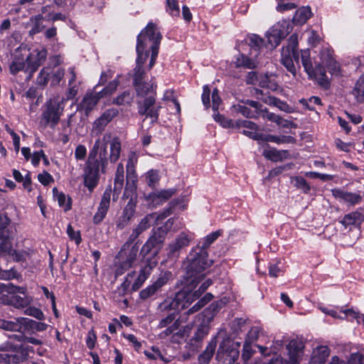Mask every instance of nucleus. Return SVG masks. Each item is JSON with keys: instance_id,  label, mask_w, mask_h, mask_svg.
I'll use <instances>...</instances> for the list:
<instances>
[{"instance_id": "obj_1", "label": "nucleus", "mask_w": 364, "mask_h": 364, "mask_svg": "<svg viewBox=\"0 0 364 364\" xmlns=\"http://www.w3.org/2000/svg\"><path fill=\"white\" fill-rule=\"evenodd\" d=\"M301 60L309 78L315 80L320 86L326 89L330 87V81L325 67L332 74H337L339 71L338 63L333 59L332 51L328 48H322L318 56L313 59L309 49L301 50Z\"/></svg>"}, {"instance_id": "obj_2", "label": "nucleus", "mask_w": 364, "mask_h": 364, "mask_svg": "<svg viewBox=\"0 0 364 364\" xmlns=\"http://www.w3.org/2000/svg\"><path fill=\"white\" fill-rule=\"evenodd\" d=\"M107 164V145L97 139L89 153L84 169V185L90 191H92L97 186L100 176V172L105 173Z\"/></svg>"}, {"instance_id": "obj_3", "label": "nucleus", "mask_w": 364, "mask_h": 364, "mask_svg": "<svg viewBox=\"0 0 364 364\" xmlns=\"http://www.w3.org/2000/svg\"><path fill=\"white\" fill-rule=\"evenodd\" d=\"M213 260L208 259L207 251L200 250V248H193L187 257L186 262V275L184 276V282L187 284L203 279L205 273L203 272L210 267Z\"/></svg>"}, {"instance_id": "obj_4", "label": "nucleus", "mask_w": 364, "mask_h": 364, "mask_svg": "<svg viewBox=\"0 0 364 364\" xmlns=\"http://www.w3.org/2000/svg\"><path fill=\"white\" fill-rule=\"evenodd\" d=\"M235 124L239 128H244L242 131L243 134L258 141L264 158L273 161V151L269 144V142H273V135L269 134L272 131L269 126L259 129L255 123L247 120H237Z\"/></svg>"}, {"instance_id": "obj_5", "label": "nucleus", "mask_w": 364, "mask_h": 364, "mask_svg": "<svg viewBox=\"0 0 364 364\" xmlns=\"http://www.w3.org/2000/svg\"><path fill=\"white\" fill-rule=\"evenodd\" d=\"M65 99L55 96L48 100L42 106L41 122L44 127L54 129L59 123L65 108Z\"/></svg>"}, {"instance_id": "obj_6", "label": "nucleus", "mask_w": 364, "mask_h": 364, "mask_svg": "<svg viewBox=\"0 0 364 364\" xmlns=\"http://www.w3.org/2000/svg\"><path fill=\"white\" fill-rule=\"evenodd\" d=\"M172 213L171 208L164 210L159 214L156 213H150L145 215L141 219L139 223L132 229L127 241L123 245V249L126 246H129L139 237V236L145 230L151 228L156 221L162 220L169 216Z\"/></svg>"}, {"instance_id": "obj_7", "label": "nucleus", "mask_w": 364, "mask_h": 364, "mask_svg": "<svg viewBox=\"0 0 364 364\" xmlns=\"http://www.w3.org/2000/svg\"><path fill=\"white\" fill-rule=\"evenodd\" d=\"M140 33H144L143 44L146 46L145 50L148 52L149 50H147V47L148 45L150 44L149 47L151 50V55L149 65V69L150 70L156 63L162 36L156 28V26L152 22L149 23Z\"/></svg>"}, {"instance_id": "obj_8", "label": "nucleus", "mask_w": 364, "mask_h": 364, "mask_svg": "<svg viewBox=\"0 0 364 364\" xmlns=\"http://www.w3.org/2000/svg\"><path fill=\"white\" fill-rule=\"evenodd\" d=\"M298 47V35L293 33L287 41V46H284L281 51V63L291 74H296V68L294 65V60L299 62V54L296 52Z\"/></svg>"}, {"instance_id": "obj_9", "label": "nucleus", "mask_w": 364, "mask_h": 364, "mask_svg": "<svg viewBox=\"0 0 364 364\" xmlns=\"http://www.w3.org/2000/svg\"><path fill=\"white\" fill-rule=\"evenodd\" d=\"M53 61H55L53 68L47 66L41 70L37 77L38 85L45 86L48 84V81L50 80L51 86H57L63 78L65 75L64 69L59 68L55 69V67L60 64L59 58L57 56L54 57Z\"/></svg>"}, {"instance_id": "obj_10", "label": "nucleus", "mask_w": 364, "mask_h": 364, "mask_svg": "<svg viewBox=\"0 0 364 364\" xmlns=\"http://www.w3.org/2000/svg\"><path fill=\"white\" fill-rule=\"evenodd\" d=\"M193 303L188 294L187 289L183 286V289L176 293L173 297H168L160 304L159 309L161 311H173L181 309H186Z\"/></svg>"}, {"instance_id": "obj_11", "label": "nucleus", "mask_w": 364, "mask_h": 364, "mask_svg": "<svg viewBox=\"0 0 364 364\" xmlns=\"http://www.w3.org/2000/svg\"><path fill=\"white\" fill-rule=\"evenodd\" d=\"M166 236V230L159 227L152 230V234L143 245L140 255L144 258L146 255L153 252L156 255L164 245Z\"/></svg>"}, {"instance_id": "obj_12", "label": "nucleus", "mask_w": 364, "mask_h": 364, "mask_svg": "<svg viewBox=\"0 0 364 364\" xmlns=\"http://www.w3.org/2000/svg\"><path fill=\"white\" fill-rule=\"evenodd\" d=\"M144 33H139L137 36L136 43V64L134 69L133 74V83L134 85L144 82L143 80L145 78L146 73L144 69V65L146 63L149 56V53L146 50V46L143 44Z\"/></svg>"}, {"instance_id": "obj_13", "label": "nucleus", "mask_w": 364, "mask_h": 364, "mask_svg": "<svg viewBox=\"0 0 364 364\" xmlns=\"http://www.w3.org/2000/svg\"><path fill=\"white\" fill-rule=\"evenodd\" d=\"M0 350L10 352V353L0 355L4 362L7 363L22 362L28 354V348H24L22 345L14 344L10 341L0 345Z\"/></svg>"}, {"instance_id": "obj_14", "label": "nucleus", "mask_w": 364, "mask_h": 364, "mask_svg": "<svg viewBox=\"0 0 364 364\" xmlns=\"http://www.w3.org/2000/svg\"><path fill=\"white\" fill-rule=\"evenodd\" d=\"M137 107L139 114L145 115L146 118H150L151 124L158 122L161 106L160 104H156L154 95H149L142 100L137 101Z\"/></svg>"}, {"instance_id": "obj_15", "label": "nucleus", "mask_w": 364, "mask_h": 364, "mask_svg": "<svg viewBox=\"0 0 364 364\" xmlns=\"http://www.w3.org/2000/svg\"><path fill=\"white\" fill-rule=\"evenodd\" d=\"M239 357V350L230 340H224L220 344L216 359L223 364H234Z\"/></svg>"}, {"instance_id": "obj_16", "label": "nucleus", "mask_w": 364, "mask_h": 364, "mask_svg": "<svg viewBox=\"0 0 364 364\" xmlns=\"http://www.w3.org/2000/svg\"><path fill=\"white\" fill-rule=\"evenodd\" d=\"M192 237L186 232H181L176 237L168 244L166 250L168 259H176L179 257L181 252L189 246Z\"/></svg>"}, {"instance_id": "obj_17", "label": "nucleus", "mask_w": 364, "mask_h": 364, "mask_svg": "<svg viewBox=\"0 0 364 364\" xmlns=\"http://www.w3.org/2000/svg\"><path fill=\"white\" fill-rule=\"evenodd\" d=\"M304 344L297 339L291 340L286 346L288 360H281V364H299L304 354Z\"/></svg>"}, {"instance_id": "obj_18", "label": "nucleus", "mask_w": 364, "mask_h": 364, "mask_svg": "<svg viewBox=\"0 0 364 364\" xmlns=\"http://www.w3.org/2000/svg\"><path fill=\"white\" fill-rule=\"evenodd\" d=\"M137 200L132 198L123 208L121 215L116 221V228L118 230H123L128 226L136 213Z\"/></svg>"}, {"instance_id": "obj_19", "label": "nucleus", "mask_w": 364, "mask_h": 364, "mask_svg": "<svg viewBox=\"0 0 364 364\" xmlns=\"http://www.w3.org/2000/svg\"><path fill=\"white\" fill-rule=\"evenodd\" d=\"M111 194L112 188L111 186H109L103 193L97 211L93 217V223L95 224H100L105 218L109 208Z\"/></svg>"}, {"instance_id": "obj_20", "label": "nucleus", "mask_w": 364, "mask_h": 364, "mask_svg": "<svg viewBox=\"0 0 364 364\" xmlns=\"http://www.w3.org/2000/svg\"><path fill=\"white\" fill-rule=\"evenodd\" d=\"M1 253L8 254L15 262L26 261L28 256L26 252H18L12 250L10 240L4 236H0V254Z\"/></svg>"}, {"instance_id": "obj_21", "label": "nucleus", "mask_w": 364, "mask_h": 364, "mask_svg": "<svg viewBox=\"0 0 364 364\" xmlns=\"http://www.w3.org/2000/svg\"><path fill=\"white\" fill-rule=\"evenodd\" d=\"M364 220V215L360 212L355 210L346 214L338 222L345 229L349 228L350 230L352 228L360 229L361 224Z\"/></svg>"}, {"instance_id": "obj_22", "label": "nucleus", "mask_w": 364, "mask_h": 364, "mask_svg": "<svg viewBox=\"0 0 364 364\" xmlns=\"http://www.w3.org/2000/svg\"><path fill=\"white\" fill-rule=\"evenodd\" d=\"M212 108L213 110V119L215 122L220 123L221 126L223 127H232L233 124L232 120H229L225 118L223 115H220L218 112V108L221 102V99L218 94V90L217 89H214L212 92Z\"/></svg>"}, {"instance_id": "obj_23", "label": "nucleus", "mask_w": 364, "mask_h": 364, "mask_svg": "<svg viewBox=\"0 0 364 364\" xmlns=\"http://www.w3.org/2000/svg\"><path fill=\"white\" fill-rule=\"evenodd\" d=\"M273 30L272 28H270L265 34V37L267 38V41L264 38H260L257 34H251L249 36V45L252 48H254L255 50H261L263 51L264 49H267L268 46L272 47L271 43V36H272Z\"/></svg>"}, {"instance_id": "obj_24", "label": "nucleus", "mask_w": 364, "mask_h": 364, "mask_svg": "<svg viewBox=\"0 0 364 364\" xmlns=\"http://www.w3.org/2000/svg\"><path fill=\"white\" fill-rule=\"evenodd\" d=\"M331 191L336 198L341 200L351 206L359 204L362 201V196L359 193L347 192L339 188L333 189Z\"/></svg>"}, {"instance_id": "obj_25", "label": "nucleus", "mask_w": 364, "mask_h": 364, "mask_svg": "<svg viewBox=\"0 0 364 364\" xmlns=\"http://www.w3.org/2000/svg\"><path fill=\"white\" fill-rule=\"evenodd\" d=\"M119 114V111L115 108H111L107 109L103 114L97 118L93 124V129L98 132H101L104 130L105 127L109 123L113 118L117 117Z\"/></svg>"}, {"instance_id": "obj_26", "label": "nucleus", "mask_w": 364, "mask_h": 364, "mask_svg": "<svg viewBox=\"0 0 364 364\" xmlns=\"http://www.w3.org/2000/svg\"><path fill=\"white\" fill-rule=\"evenodd\" d=\"M202 280L203 279H200L199 282H194L193 284H187L186 282H184V287L186 289H187L188 294L193 302L199 299L202 294H203L205 291L213 284L212 280L208 279L201 284L197 290H194V289Z\"/></svg>"}, {"instance_id": "obj_27", "label": "nucleus", "mask_w": 364, "mask_h": 364, "mask_svg": "<svg viewBox=\"0 0 364 364\" xmlns=\"http://www.w3.org/2000/svg\"><path fill=\"white\" fill-rule=\"evenodd\" d=\"M98 95L100 94L86 95L77 105V111H83L86 115H88L97 104L100 97H101Z\"/></svg>"}, {"instance_id": "obj_28", "label": "nucleus", "mask_w": 364, "mask_h": 364, "mask_svg": "<svg viewBox=\"0 0 364 364\" xmlns=\"http://www.w3.org/2000/svg\"><path fill=\"white\" fill-rule=\"evenodd\" d=\"M176 192L175 188L161 190L159 192L149 193L147 199L156 205H160L171 198Z\"/></svg>"}, {"instance_id": "obj_29", "label": "nucleus", "mask_w": 364, "mask_h": 364, "mask_svg": "<svg viewBox=\"0 0 364 364\" xmlns=\"http://www.w3.org/2000/svg\"><path fill=\"white\" fill-rule=\"evenodd\" d=\"M329 355L330 350L327 346H319L313 350L310 364H324Z\"/></svg>"}, {"instance_id": "obj_30", "label": "nucleus", "mask_w": 364, "mask_h": 364, "mask_svg": "<svg viewBox=\"0 0 364 364\" xmlns=\"http://www.w3.org/2000/svg\"><path fill=\"white\" fill-rule=\"evenodd\" d=\"M124 166L122 163L118 164L117 166V169L114 174V188L113 192L114 197L115 196L117 198L118 197L119 194L121 193V191L123 188L124 186Z\"/></svg>"}, {"instance_id": "obj_31", "label": "nucleus", "mask_w": 364, "mask_h": 364, "mask_svg": "<svg viewBox=\"0 0 364 364\" xmlns=\"http://www.w3.org/2000/svg\"><path fill=\"white\" fill-rule=\"evenodd\" d=\"M291 31V26L289 21H283L281 23H278L277 28L274 31H276L274 33V43H276L274 48L279 45L282 39L287 36Z\"/></svg>"}, {"instance_id": "obj_32", "label": "nucleus", "mask_w": 364, "mask_h": 364, "mask_svg": "<svg viewBox=\"0 0 364 364\" xmlns=\"http://www.w3.org/2000/svg\"><path fill=\"white\" fill-rule=\"evenodd\" d=\"M217 346L215 338H213L207 345L205 349L199 355L198 360L199 364H208L210 361Z\"/></svg>"}, {"instance_id": "obj_33", "label": "nucleus", "mask_w": 364, "mask_h": 364, "mask_svg": "<svg viewBox=\"0 0 364 364\" xmlns=\"http://www.w3.org/2000/svg\"><path fill=\"white\" fill-rule=\"evenodd\" d=\"M137 94V96L141 97H146L149 95H156L155 88L156 87L154 83H149L145 82H141L134 85Z\"/></svg>"}, {"instance_id": "obj_34", "label": "nucleus", "mask_w": 364, "mask_h": 364, "mask_svg": "<svg viewBox=\"0 0 364 364\" xmlns=\"http://www.w3.org/2000/svg\"><path fill=\"white\" fill-rule=\"evenodd\" d=\"M23 317L14 318V321H6L0 319V328L11 331H21L24 323L21 319Z\"/></svg>"}, {"instance_id": "obj_35", "label": "nucleus", "mask_w": 364, "mask_h": 364, "mask_svg": "<svg viewBox=\"0 0 364 364\" xmlns=\"http://www.w3.org/2000/svg\"><path fill=\"white\" fill-rule=\"evenodd\" d=\"M31 298L27 295L19 296L13 294L8 299V303L16 309H23L31 303Z\"/></svg>"}, {"instance_id": "obj_36", "label": "nucleus", "mask_w": 364, "mask_h": 364, "mask_svg": "<svg viewBox=\"0 0 364 364\" xmlns=\"http://www.w3.org/2000/svg\"><path fill=\"white\" fill-rule=\"evenodd\" d=\"M247 107L252 109H256L259 115L264 119H267L271 122H273V114L269 112L266 107L259 105V103L253 100H247L245 103Z\"/></svg>"}, {"instance_id": "obj_37", "label": "nucleus", "mask_w": 364, "mask_h": 364, "mask_svg": "<svg viewBox=\"0 0 364 364\" xmlns=\"http://www.w3.org/2000/svg\"><path fill=\"white\" fill-rule=\"evenodd\" d=\"M222 233L223 231L220 230L211 232L199 242L196 248H200V250L207 251V248L213 243L222 235Z\"/></svg>"}, {"instance_id": "obj_38", "label": "nucleus", "mask_w": 364, "mask_h": 364, "mask_svg": "<svg viewBox=\"0 0 364 364\" xmlns=\"http://www.w3.org/2000/svg\"><path fill=\"white\" fill-rule=\"evenodd\" d=\"M137 163V156L135 153L131 152L129 155L128 161L126 165L127 176L126 179L137 178L135 171V164Z\"/></svg>"}, {"instance_id": "obj_39", "label": "nucleus", "mask_w": 364, "mask_h": 364, "mask_svg": "<svg viewBox=\"0 0 364 364\" xmlns=\"http://www.w3.org/2000/svg\"><path fill=\"white\" fill-rule=\"evenodd\" d=\"M110 154L109 159L111 163H115L120 156L122 146L121 142L117 138H114L110 143Z\"/></svg>"}, {"instance_id": "obj_40", "label": "nucleus", "mask_w": 364, "mask_h": 364, "mask_svg": "<svg viewBox=\"0 0 364 364\" xmlns=\"http://www.w3.org/2000/svg\"><path fill=\"white\" fill-rule=\"evenodd\" d=\"M43 20H45V16H42V14L32 16L30 18V21L32 26V28L29 31L30 34L34 35L38 33L45 28V26L43 23Z\"/></svg>"}, {"instance_id": "obj_41", "label": "nucleus", "mask_w": 364, "mask_h": 364, "mask_svg": "<svg viewBox=\"0 0 364 364\" xmlns=\"http://www.w3.org/2000/svg\"><path fill=\"white\" fill-rule=\"evenodd\" d=\"M126 181L127 183L124 192L123 194V198H129V200L132 198H134L137 200V196L136 194V191L137 188V178L126 179Z\"/></svg>"}, {"instance_id": "obj_42", "label": "nucleus", "mask_w": 364, "mask_h": 364, "mask_svg": "<svg viewBox=\"0 0 364 364\" xmlns=\"http://www.w3.org/2000/svg\"><path fill=\"white\" fill-rule=\"evenodd\" d=\"M311 16L309 7L303 6L296 10L294 21L298 24H304Z\"/></svg>"}, {"instance_id": "obj_43", "label": "nucleus", "mask_w": 364, "mask_h": 364, "mask_svg": "<svg viewBox=\"0 0 364 364\" xmlns=\"http://www.w3.org/2000/svg\"><path fill=\"white\" fill-rule=\"evenodd\" d=\"M235 65L237 68L243 67L247 69H254L257 66V62L244 54H240L236 59Z\"/></svg>"}, {"instance_id": "obj_44", "label": "nucleus", "mask_w": 364, "mask_h": 364, "mask_svg": "<svg viewBox=\"0 0 364 364\" xmlns=\"http://www.w3.org/2000/svg\"><path fill=\"white\" fill-rule=\"evenodd\" d=\"M139 252L138 242H136L131 247L126 259L122 262V267L124 269H129L132 267L133 262L136 260Z\"/></svg>"}, {"instance_id": "obj_45", "label": "nucleus", "mask_w": 364, "mask_h": 364, "mask_svg": "<svg viewBox=\"0 0 364 364\" xmlns=\"http://www.w3.org/2000/svg\"><path fill=\"white\" fill-rule=\"evenodd\" d=\"M53 196L56 198L59 206L64 208L65 211L71 209V202L70 198H67L66 196L63 193H59L57 188L53 189Z\"/></svg>"}, {"instance_id": "obj_46", "label": "nucleus", "mask_w": 364, "mask_h": 364, "mask_svg": "<svg viewBox=\"0 0 364 364\" xmlns=\"http://www.w3.org/2000/svg\"><path fill=\"white\" fill-rule=\"evenodd\" d=\"M235 109L242 114L243 116L248 118H255L257 117H261L256 109H252L246 105H237L234 106Z\"/></svg>"}, {"instance_id": "obj_47", "label": "nucleus", "mask_w": 364, "mask_h": 364, "mask_svg": "<svg viewBox=\"0 0 364 364\" xmlns=\"http://www.w3.org/2000/svg\"><path fill=\"white\" fill-rule=\"evenodd\" d=\"M24 323V326L37 331H44L47 329L48 325L45 323L38 322L28 318L21 319Z\"/></svg>"}, {"instance_id": "obj_48", "label": "nucleus", "mask_w": 364, "mask_h": 364, "mask_svg": "<svg viewBox=\"0 0 364 364\" xmlns=\"http://www.w3.org/2000/svg\"><path fill=\"white\" fill-rule=\"evenodd\" d=\"M222 304L221 301H214L203 311V314L207 318L208 323L212 321L214 315L222 308Z\"/></svg>"}, {"instance_id": "obj_49", "label": "nucleus", "mask_w": 364, "mask_h": 364, "mask_svg": "<svg viewBox=\"0 0 364 364\" xmlns=\"http://www.w3.org/2000/svg\"><path fill=\"white\" fill-rule=\"evenodd\" d=\"M173 274L170 271L161 272L158 279L153 283L160 291L161 289L166 285L169 280L172 279Z\"/></svg>"}, {"instance_id": "obj_50", "label": "nucleus", "mask_w": 364, "mask_h": 364, "mask_svg": "<svg viewBox=\"0 0 364 364\" xmlns=\"http://www.w3.org/2000/svg\"><path fill=\"white\" fill-rule=\"evenodd\" d=\"M353 94L358 100L363 101L364 100V75H361L357 80L353 89Z\"/></svg>"}, {"instance_id": "obj_51", "label": "nucleus", "mask_w": 364, "mask_h": 364, "mask_svg": "<svg viewBox=\"0 0 364 364\" xmlns=\"http://www.w3.org/2000/svg\"><path fill=\"white\" fill-rule=\"evenodd\" d=\"M41 63L34 58V55L31 54L27 58L26 62V72H28L31 76L38 68L41 66Z\"/></svg>"}, {"instance_id": "obj_52", "label": "nucleus", "mask_w": 364, "mask_h": 364, "mask_svg": "<svg viewBox=\"0 0 364 364\" xmlns=\"http://www.w3.org/2000/svg\"><path fill=\"white\" fill-rule=\"evenodd\" d=\"M299 103L309 110H315L314 105H321V101L318 97L312 96L308 100L301 99Z\"/></svg>"}, {"instance_id": "obj_53", "label": "nucleus", "mask_w": 364, "mask_h": 364, "mask_svg": "<svg viewBox=\"0 0 364 364\" xmlns=\"http://www.w3.org/2000/svg\"><path fill=\"white\" fill-rule=\"evenodd\" d=\"M146 180L149 186L154 187L159 181L160 176L157 170L151 169L146 173Z\"/></svg>"}, {"instance_id": "obj_54", "label": "nucleus", "mask_w": 364, "mask_h": 364, "mask_svg": "<svg viewBox=\"0 0 364 364\" xmlns=\"http://www.w3.org/2000/svg\"><path fill=\"white\" fill-rule=\"evenodd\" d=\"M166 11L173 17H178L180 9L176 0H166Z\"/></svg>"}, {"instance_id": "obj_55", "label": "nucleus", "mask_w": 364, "mask_h": 364, "mask_svg": "<svg viewBox=\"0 0 364 364\" xmlns=\"http://www.w3.org/2000/svg\"><path fill=\"white\" fill-rule=\"evenodd\" d=\"M209 327L207 324H201L194 333L193 339L196 342H200L208 335Z\"/></svg>"}, {"instance_id": "obj_56", "label": "nucleus", "mask_w": 364, "mask_h": 364, "mask_svg": "<svg viewBox=\"0 0 364 364\" xmlns=\"http://www.w3.org/2000/svg\"><path fill=\"white\" fill-rule=\"evenodd\" d=\"M132 99V94L128 91H124L114 100V103L118 105H129Z\"/></svg>"}, {"instance_id": "obj_57", "label": "nucleus", "mask_w": 364, "mask_h": 364, "mask_svg": "<svg viewBox=\"0 0 364 364\" xmlns=\"http://www.w3.org/2000/svg\"><path fill=\"white\" fill-rule=\"evenodd\" d=\"M158 291H159V290L154 284H152L146 289L141 290L139 293V296L141 299H147L148 298L154 296Z\"/></svg>"}, {"instance_id": "obj_58", "label": "nucleus", "mask_w": 364, "mask_h": 364, "mask_svg": "<svg viewBox=\"0 0 364 364\" xmlns=\"http://www.w3.org/2000/svg\"><path fill=\"white\" fill-rule=\"evenodd\" d=\"M267 82L266 81H262L259 82V85L264 89L261 90V94L262 95V100L266 104L269 105H273V97L269 95V90L267 87Z\"/></svg>"}, {"instance_id": "obj_59", "label": "nucleus", "mask_w": 364, "mask_h": 364, "mask_svg": "<svg viewBox=\"0 0 364 364\" xmlns=\"http://www.w3.org/2000/svg\"><path fill=\"white\" fill-rule=\"evenodd\" d=\"M24 314L33 316L38 320L44 319V314L41 310L34 306H29L24 311Z\"/></svg>"}, {"instance_id": "obj_60", "label": "nucleus", "mask_w": 364, "mask_h": 364, "mask_svg": "<svg viewBox=\"0 0 364 364\" xmlns=\"http://www.w3.org/2000/svg\"><path fill=\"white\" fill-rule=\"evenodd\" d=\"M260 330L258 327L254 326L251 328L247 334V337L245 342L252 343L256 341L259 336Z\"/></svg>"}, {"instance_id": "obj_61", "label": "nucleus", "mask_w": 364, "mask_h": 364, "mask_svg": "<svg viewBox=\"0 0 364 364\" xmlns=\"http://www.w3.org/2000/svg\"><path fill=\"white\" fill-rule=\"evenodd\" d=\"M148 276L145 273V270L143 269L139 273L137 278L135 279L134 282L132 284V289L133 291H137L144 284V282L147 279Z\"/></svg>"}, {"instance_id": "obj_62", "label": "nucleus", "mask_w": 364, "mask_h": 364, "mask_svg": "<svg viewBox=\"0 0 364 364\" xmlns=\"http://www.w3.org/2000/svg\"><path fill=\"white\" fill-rule=\"evenodd\" d=\"M119 85V81L114 80L109 82V84L99 93L101 94L100 97L104 95H110L115 91Z\"/></svg>"}, {"instance_id": "obj_63", "label": "nucleus", "mask_w": 364, "mask_h": 364, "mask_svg": "<svg viewBox=\"0 0 364 364\" xmlns=\"http://www.w3.org/2000/svg\"><path fill=\"white\" fill-rule=\"evenodd\" d=\"M295 181V186L303 190L304 193H308L310 191V186L307 183L306 181L302 176H295L294 178Z\"/></svg>"}, {"instance_id": "obj_64", "label": "nucleus", "mask_w": 364, "mask_h": 364, "mask_svg": "<svg viewBox=\"0 0 364 364\" xmlns=\"http://www.w3.org/2000/svg\"><path fill=\"white\" fill-rule=\"evenodd\" d=\"M364 355L360 353H351L347 360V364H364Z\"/></svg>"}]
</instances>
